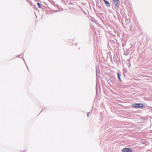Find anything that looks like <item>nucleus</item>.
Returning a JSON list of instances; mask_svg holds the SVG:
<instances>
[{"instance_id":"39448f33","label":"nucleus","mask_w":152,"mask_h":152,"mask_svg":"<svg viewBox=\"0 0 152 152\" xmlns=\"http://www.w3.org/2000/svg\"><path fill=\"white\" fill-rule=\"evenodd\" d=\"M117 75H118V79H119V80L120 81H121V78L120 77V74H119V73H117Z\"/></svg>"},{"instance_id":"20e7f679","label":"nucleus","mask_w":152,"mask_h":152,"mask_svg":"<svg viewBox=\"0 0 152 152\" xmlns=\"http://www.w3.org/2000/svg\"><path fill=\"white\" fill-rule=\"evenodd\" d=\"M103 0L104 1V2L105 4L107 7H110V4L108 2V1H107L106 0Z\"/></svg>"},{"instance_id":"423d86ee","label":"nucleus","mask_w":152,"mask_h":152,"mask_svg":"<svg viewBox=\"0 0 152 152\" xmlns=\"http://www.w3.org/2000/svg\"><path fill=\"white\" fill-rule=\"evenodd\" d=\"M37 4L38 5L39 8H41L42 7L41 6V5L39 3H37Z\"/></svg>"},{"instance_id":"f257e3e1","label":"nucleus","mask_w":152,"mask_h":152,"mask_svg":"<svg viewBox=\"0 0 152 152\" xmlns=\"http://www.w3.org/2000/svg\"><path fill=\"white\" fill-rule=\"evenodd\" d=\"M144 106L143 104L141 103H136L133 104V107L134 108H142L144 107Z\"/></svg>"},{"instance_id":"f03ea898","label":"nucleus","mask_w":152,"mask_h":152,"mask_svg":"<svg viewBox=\"0 0 152 152\" xmlns=\"http://www.w3.org/2000/svg\"><path fill=\"white\" fill-rule=\"evenodd\" d=\"M121 151L123 152H133L132 148H124Z\"/></svg>"},{"instance_id":"7ed1b4c3","label":"nucleus","mask_w":152,"mask_h":152,"mask_svg":"<svg viewBox=\"0 0 152 152\" xmlns=\"http://www.w3.org/2000/svg\"><path fill=\"white\" fill-rule=\"evenodd\" d=\"M113 3L115 6H117L118 4L119 1L118 0H113Z\"/></svg>"},{"instance_id":"0eeeda50","label":"nucleus","mask_w":152,"mask_h":152,"mask_svg":"<svg viewBox=\"0 0 152 152\" xmlns=\"http://www.w3.org/2000/svg\"><path fill=\"white\" fill-rule=\"evenodd\" d=\"M89 113H87V115L88 117V116L89 115Z\"/></svg>"}]
</instances>
